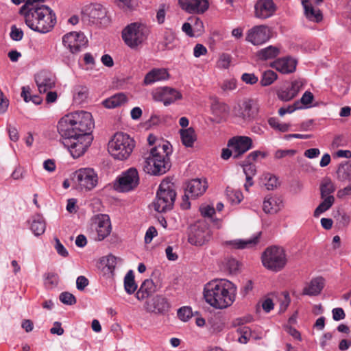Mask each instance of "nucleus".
<instances>
[{
  "label": "nucleus",
  "mask_w": 351,
  "mask_h": 351,
  "mask_svg": "<svg viewBox=\"0 0 351 351\" xmlns=\"http://www.w3.org/2000/svg\"><path fill=\"white\" fill-rule=\"evenodd\" d=\"M94 127L91 113L83 110L69 113L58 121V133L66 141V146L74 158L82 156L90 145Z\"/></svg>",
  "instance_id": "obj_1"
},
{
  "label": "nucleus",
  "mask_w": 351,
  "mask_h": 351,
  "mask_svg": "<svg viewBox=\"0 0 351 351\" xmlns=\"http://www.w3.org/2000/svg\"><path fill=\"white\" fill-rule=\"evenodd\" d=\"M237 288L227 280H212L205 285L204 298L211 306L223 309L232 304L235 300Z\"/></svg>",
  "instance_id": "obj_2"
},
{
  "label": "nucleus",
  "mask_w": 351,
  "mask_h": 351,
  "mask_svg": "<svg viewBox=\"0 0 351 351\" xmlns=\"http://www.w3.org/2000/svg\"><path fill=\"white\" fill-rule=\"evenodd\" d=\"M171 147L169 142L156 143L149 153L145 154L142 163L143 171L150 175L160 176L171 167L169 155Z\"/></svg>",
  "instance_id": "obj_3"
},
{
  "label": "nucleus",
  "mask_w": 351,
  "mask_h": 351,
  "mask_svg": "<svg viewBox=\"0 0 351 351\" xmlns=\"http://www.w3.org/2000/svg\"><path fill=\"white\" fill-rule=\"evenodd\" d=\"M19 13L23 16L25 23L29 29L41 34L51 31L56 23L55 13L45 5L25 10L20 9Z\"/></svg>",
  "instance_id": "obj_4"
},
{
  "label": "nucleus",
  "mask_w": 351,
  "mask_h": 351,
  "mask_svg": "<svg viewBox=\"0 0 351 351\" xmlns=\"http://www.w3.org/2000/svg\"><path fill=\"white\" fill-rule=\"evenodd\" d=\"M135 142L128 134L117 132L108 144V151L115 160H127L133 152Z\"/></svg>",
  "instance_id": "obj_5"
},
{
  "label": "nucleus",
  "mask_w": 351,
  "mask_h": 351,
  "mask_svg": "<svg viewBox=\"0 0 351 351\" xmlns=\"http://www.w3.org/2000/svg\"><path fill=\"white\" fill-rule=\"evenodd\" d=\"M149 27L140 22H134L125 26L121 32L125 44L131 49H136L147 39Z\"/></svg>",
  "instance_id": "obj_6"
},
{
  "label": "nucleus",
  "mask_w": 351,
  "mask_h": 351,
  "mask_svg": "<svg viewBox=\"0 0 351 351\" xmlns=\"http://www.w3.org/2000/svg\"><path fill=\"white\" fill-rule=\"evenodd\" d=\"M176 196L173 183L163 180L159 186L156 199L153 202L154 210L162 213L171 209Z\"/></svg>",
  "instance_id": "obj_7"
},
{
  "label": "nucleus",
  "mask_w": 351,
  "mask_h": 351,
  "mask_svg": "<svg viewBox=\"0 0 351 351\" xmlns=\"http://www.w3.org/2000/svg\"><path fill=\"white\" fill-rule=\"evenodd\" d=\"M287 262L285 250L278 246L267 247L262 255V263L267 269L278 272L281 271Z\"/></svg>",
  "instance_id": "obj_8"
},
{
  "label": "nucleus",
  "mask_w": 351,
  "mask_h": 351,
  "mask_svg": "<svg viewBox=\"0 0 351 351\" xmlns=\"http://www.w3.org/2000/svg\"><path fill=\"white\" fill-rule=\"evenodd\" d=\"M139 184V176L136 169L130 167L117 178L115 189L122 193L134 190Z\"/></svg>",
  "instance_id": "obj_9"
},
{
  "label": "nucleus",
  "mask_w": 351,
  "mask_h": 351,
  "mask_svg": "<svg viewBox=\"0 0 351 351\" xmlns=\"http://www.w3.org/2000/svg\"><path fill=\"white\" fill-rule=\"evenodd\" d=\"M73 179L81 189L90 191L94 189L98 181V177L91 168H82L74 173Z\"/></svg>",
  "instance_id": "obj_10"
},
{
  "label": "nucleus",
  "mask_w": 351,
  "mask_h": 351,
  "mask_svg": "<svg viewBox=\"0 0 351 351\" xmlns=\"http://www.w3.org/2000/svg\"><path fill=\"white\" fill-rule=\"evenodd\" d=\"M271 36L270 28L266 25H258L249 29L245 40L253 45H261L267 42Z\"/></svg>",
  "instance_id": "obj_11"
},
{
  "label": "nucleus",
  "mask_w": 351,
  "mask_h": 351,
  "mask_svg": "<svg viewBox=\"0 0 351 351\" xmlns=\"http://www.w3.org/2000/svg\"><path fill=\"white\" fill-rule=\"evenodd\" d=\"M87 43L86 37L84 33L80 32H71L62 37L63 45L72 53L80 52L82 48L86 46Z\"/></svg>",
  "instance_id": "obj_12"
},
{
  "label": "nucleus",
  "mask_w": 351,
  "mask_h": 351,
  "mask_svg": "<svg viewBox=\"0 0 351 351\" xmlns=\"http://www.w3.org/2000/svg\"><path fill=\"white\" fill-rule=\"evenodd\" d=\"M258 109L253 100L247 99L234 106V114L246 122L252 121L256 117Z\"/></svg>",
  "instance_id": "obj_13"
},
{
  "label": "nucleus",
  "mask_w": 351,
  "mask_h": 351,
  "mask_svg": "<svg viewBox=\"0 0 351 351\" xmlns=\"http://www.w3.org/2000/svg\"><path fill=\"white\" fill-rule=\"evenodd\" d=\"M154 101H161L165 106H169L176 100L182 99V94L175 88L164 86L156 88L152 93Z\"/></svg>",
  "instance_id": "obj_14"
},
{
  "label": "nucleus",
  "mask_w": 351,
  "mask_h": 351,
  "mask_svg": "<svg viewBox=\"0 0 351 351\" xmlns=\"http://www.w3.org/2000/svg\"><path fill=\"white\" fill-rule=\"evenodd\" d=\"M228 146L233 149L235 158H237L253 147V142L250 137L237 136L229 140Z\"/></svg>",
  "instance_id": "obj_15"
},
{
  "label": "nucleus",
  "mask_w": 351,
  "mask_h": 351,
  "mask_svg": "<svg viewBox=\"0 0 351 351\" xmlns=\"http://www.w3.org/2000/svg\"><path fill=\"white\" fill-rule=\"evenodd\" d=\"M182 10L189 14H201L209 8L208 0H178Z\"/></svg>",
  "instance_id": "obj_16"
},
{
  "label": "nucleus",
  "mask_w": 351,
  "mask_h": 351,
  "mask_svg": "<svg viewBox=\"0 0 351 351\" xmlns=\"http://www.w3.org/2000/svg\"><path fill=\"white\" fill-rule=\"evenodd\" d=\"M276 5L273 0H257L254 5V16L260 19H266L272 16Z\"/></svg>",
  "instance_id": "obj_17"
},
{
  "label": "nucleus",
  "mask_w": 351,
  "mask_h": 351,
  "mask_svg": "<svg viewBox=\"0 0 351 351\" xmlns=\"http://www.w3.org/2000/svg\"><path fill=\"white\" fill-rule=\"evenodd\" d=\"M304 82L302 79H297L291 82L289 86L281 88L278 91V97L284 101H288L295 97L303 88Z\"/></svg>",
  "instance_id": "obj_18"
},
{
  "label": "nucleus",
  "mask_w": 351,
  "mask_h": 351,
  "mask_svg": "<svg viewBox=\"0 0 351 351\" xmlns=\"http://www.w3.org/2000/svg\"><path fill=\"white\" fill-rule=\"evenodd\" d=\"M95 229L97 232L98 241H102L111 232V223L108 215H100L95 219Z\"/></svg>",
  "instance_id": "obj_19"
},
{
  "label": "nucleus",
  "mask_w": 351,
  "mask_h": 351,
  "mask_svg": "<svg viewBox=\"0 0 351 351\" xmlns=\"http://www.w3.org/2000/svg\"><path fill=\"white\" fill-rule=\"evenodd\" d=\"M207 187V183L204 180L193 179L189 181L186 184L185 197L187 199L196 198L203 195Z\"/></svg>",
  "instance_id": "obj_20"
},
{
  "label": "nucleus",
  "mask_w": 351,
  "mask_h": 351,
  "mask_svg": "<svg viewBox=\"0 0 351 351\" xmlns=\"http://www.w3.org/2000/svg\"><path fill=\"white\" fill-rule=\"evenodd\" d=\"M38 89L40 93H45L51 90L56 84V77L47 72H40L35 77Z\"/></svg>",
  "instance_id": "obj_21"
},
{
  "label": "nucleus",
  "mask_w": 351,
  "mask_h": 351,
  "mask_svg": "<svg viewBox=\"0 0 351 351\" xmlns=\"http://www.w3.org/2000/svg\"><path fill=\"white\" fill-rule=\"evenodd\" d=\"M297 61L291 57L278 58L271 64V66L282 74L293 73L296 69Z\"/></svg>",
  "instance_id": "obj_22"
},
{
  "label": "nucleus",
  "mask_w": 351,
  "mask_h": 351,
  "mask_svg": "<svg viewBox=\"0 0 351 351\" xmlns=\"http://www.w3.org/2000/svg\"><path fill=\"white\" fill-rule=\"evenodd\" d=\"M252 317H243L235 319L232 324L234 326H241L237 329V332L240 335L239 341L241 343H246L251 336V330L247 326H242L243 324L251 322Z\"/></svg>",
  "instance_id": "obj_23"
},
{
  "label": "nucleus",
  "mask_w": 351,
  "mask_h": 351,
  "mask_svg": "<svg viewBox=\"0 0 351 351\" xmlns=\"http://www.w3.org/2000/svg\"><path fill=\"white\" fill-rule=\"evenodd\" d=\"M169 78V74L167 69L163 68L153 69L145 75L143 84L145 85H150Z\"/></svg>",
  "instance_id": "obj_24"
},
{
  "label": "nucleus",
  "mask_w": 351,
  "mask_h": 351,
  "mask_svg": "<svg viewBox=\"0 0 351 351\" xmlns=\"http://www.w3.org/2000/svg\"><path fill=\"white\" fill-rule=\"evenodd\" d=\"M210 238V231L207 229L194 228V230L189 236V242L194 245L202 246L209 241Z\"/></svg>",
  "instance_id": "obj_25"
},
{
  "label": "nucleus",
  "mask_w": 351,
  "mask_h": 351,
  "mask_svg": "<svg viewBox=\"0 0 351 351\" xmlns=\"http://www.w3.org/2000/svg\"><path fill=\"white\" fill-rule=\"evenodd\" d=\"M283 206L282 200L277 196H267L263 201V210L265 213L276 214Z\"/></svg>",
  "instance_id": "obj_26"
},
{
  "label": "nucleus",
  "mask_w": 351,
  "mask_h": 351,
  "mask_svg": "<svg viewBox=\"0 0 351 351\" xmlns=\"http://www.w3.org/2000/svg\"><path fill=\"white\" fill-rule=\"evenodd\" d=\"M302 4L304 9L306 18L313 22L319 23L322 20V14L319 9L314 7L308 0H302Z\"/></svg>",
  "instance_id": "obj_27"
},
{
  "label": "nucleus",
  "mask_w": 351,
  "mask_h": 351,
  "mask_svg": "<svg viewBox=\"0 0 351 351\" xmlns=\"http://www.w3.org/2000/svg\"><path fill=\"white\" fill-rule=\"evenodd\" d=\"M324 279L322 277L313 278L308 285L303 290V293L308 295H317L324 287Z\"/></svg>",
  "instance_id": "obj_28"
},
{
  "label": "nucleus",
  "mask_w": 351,
  "mask_h": 351,
  "mask_svg": "<svg viewBox=\"0 0 351 351\" xmlns=\"http://www.w3.org/2000/svg\"><path fill=\"white\" fill-rule=\"evenodd\" d=\"M155 291V285L152 280L146 279L143 281L140 287V289L136 292V298L139 300H143Z\"/></svg>",
  "instance_id": "obj_29"
},
{
  "label": "nucleus",
  "mask_w": 351,
  "mask_h": 351,
  "mask_svg": "<svg viewBox=\"0 0 351 351\" xmlns=\"http://www.w3.org/2000/svg\"><path fill=\"white\" fill-rule=\"evenodd\" d=\"M128 102V97L124 93H118L105 99L103 101L106 108H114L121 106Z\"/></svg>",
  "instance_id": "obj_30"
},
{
  "label": "nucleus",
  "mask_w": 351,
  "mask_h": 351,
  "mask_svg": "<svg viewBox=\"0 0 351 351\" xmlns=\"http://www.w3.org/2000/svg\"><path fill=\"white\" fill-rule=\"evenodd\" d=\"M260 234L261 232H259L256 236H254V237L248 239H237L230 241L227 242V244L236 249L250 248L258 243Z\"/></svg>",
  "instance_id": "obj_31"
},
{
  "label": "nucleus",
  "mask_w": 351,
  "mask_h": 351,
  "mask_svg": "<svg viewBox=\"0 0 351 351\" xmlns=\"http://www.w3.org/2000/svg\"><path fill=\"white\" fill-rule=\"evenodd\" d=\"M180 134L182 143L186 147H192L197 139L195 130L192 128L181 129Z\"/></svg>",
  "instance_id": "obj_32"
},
{
  "label": "nucleus",
  "mask_w": 351,
  "mask_h": 351,
  "mask_svg": "<svg viewBox=\"0 0 351 351\" xmlns=\"http://www.w3.org/2000/svg\"><path fill=\"white\" fill-rule=\"evenodd\" d=\"M30 228L35 236H40L43 234L46 228L45 221L43 217L39 215L34 216Z\"/></svg>",
  "instance_id": "obj_33"
},
{
  "label": "nucleus",
  "mask_w": 351,
  "mask_h": 351,
  "mask_svg": "<svg viewBox=\"0 0 351 351\" xmlns=\"http://www.w3.org/2000/svg\"><path fill=\"white\" fill-rule=\"evenodd\" d=\"M322 201L314 210L313 215L318 217L320 215L328 210L335 203V197H321Z\"/></svg>",
  "instance_id": "obj_34"
},
{
  "label": "nucleus",
  "mask_w": 351,
  "mask_h": 351,
  "mask_svg": "<svg viewBox=\"0 0 351 351\" xmlns=\"http://www.w3.org/2000/svg\"><path fill=\"white\" fill-rule=\"evenodd\" d=\"M279 53L280 49L278 47L270 45L260 50L257 53V56L260 60H267L276 58Z\"/></svg>",
  "instance_id": "obj_35"
},
{
  "label": "nucleus",
  "mask_w": 351,
  "mask_h": 351,
  "mask_svg": "<svg viewBox=\"0 0 351 351\" xmlns=\"http://www.w3.org/2000/svg\"><path fill=\"white\" fill-rule=\"evenodd\" d=\"M335 191L334 183L329 178L324 179L320 184L321 197H334L332 193Z\"/></svg>",
  "instance_id": "obj_36"
},
{
  "label": "nucleus",
  "mask_w": 351,
  "mask_h": 351,
  "mask_svg": "<svg viewBox=\"0 0 351 351\" xmlns=\"http://www.w3.org/2000/svg\"><path fill=\"white\" fill-rule=\"evenodd\" d=\"M261 181L267 190H274L279 185L277 177L269 173H264L261 177Z\"/></svg>",
  "instance_id": "obj_37"
},
{
  "label": "nucleus",
  "mask_w": 351,
  "mask_h": 351,
  "mask_svg": "<svg viewBox=\"0 0 351 351\" xmlns=\"http://www.w3.org/2000/svg\"><path fill=\"white\" fill-rule=\"evenodd\" d=\"M226 197L231 204H238L243 199V195L241 191L227 187L226 190Z\"/></svg>",
  "instance_id": "obj_38"
},
{
  "label": "nucleus",
  "mask_w": 351,
  "mask_h": 351,
  "mask_svg": "<svg viewBox=\"0 0 351 351\" xmlns=\"http://www.w3.org/2000/svg\"><path fill=\"white\" fill-rule=\"evenodd\" d=\"M124 287L125 291L129 293H133L137 289V285L134 281V276L132 271H129L124 278Z\"/></svg>",
  "instance_id": "obj_39"
},
{
  "label": "nucleus",
  "mask_w": 351,
  "mask_h": 351,
  "mask_svg": "<svg viewBox=\"0 0 351 351\" xmlns=\"http://www.w3.org/2000/svg\"><path fill=\"white\" fill-rule=\"evenodd\" d=\"M254 161H248V158H246L241 163L243 172L245 176L253 177L256 173V168Z\"/></svg>",
  "instance_id": "obj_40"
},
{
  "label": "nucleus",
  "mask_w": 351,
  "mask_h": 351,
  "mask_svg": "<svg viewBox=\"0 0 351 351\" xmlns=\"http://www.w3.org/2000/svg\"><path fill=\"white\" fill-rule=\"evenodd\" d=\"M277 77L278 75L274 71L271 70L266 71L263 73L260 83L263 86H269L276 80Z\"/></svg>",
  "instance_id": "obj_41"
},
{
  "label": "nucleus",
  "mask_w": 351,
  "mask_h": 351,
  "mask_svg": "<svg viewBox=\"0 0 351 351\" xmlns=\"http://www.w3.org/2000/svg\"><path fill=\"white\" fill-rule=\"evenodd\" d=\"M231 62V55L226 53H223L219 55V57L217 61V67L220 69H227L230 67Z\"/></svg>",
  "instance_id": "obj_42"
},
{
  "label": "nucleus",
  "mask_w": 351,
  "mask_h": 351,
  "mask_svg": "<svg viewBox=\"0 0 351 351\" xmlns=\"http://www.w3.org/2000/svg\"><path fill=\"white\" fill-rule=\"evenodd\" d=\"M175 40V35L171 32H165L163 36V40L160 43L162 50L172 49V44Z\"/></svg>",
  "instance_id": "obj_43"
},
{
  "label": "nucleus",
  "mask_w": 351,
  "mask_h": 351,
  "mask_svg": "<svg viewBox=\"0 0 351 351\" xmlns=\"http://www.w3.org/2000/svg\"><path fill=\"white\" fill-rule=\"evenodd\" d=\"M211 109L213 112L216 116H222L224 114H226L228 110V108L226 104L224 103H220L219 101H215L211 106Z\"/></svg>",
  "instance_id": "obj_44"
},
{
  "label": "nucleus",
  "mask_w": 351,
  "mask_h": 351,
  "mask_svg": "<svg viewBox=\"0 0 351 351\" xmlns=\"http://www.w3.org/2000/svg\"><path fill=\"white\" fill-rule=\"evenodd\" d=\"M268 123L271 128L282 132L288 131L290 126L287 123H280L276 118H270Z\"/></svg>",
  "instance_id": "obj_45"
},
{
  "label": "nucleus",
  "mask_w": 351,
  "mask_h": 351,
  "mask_svg": "<svg viewBox=\"0 0 351 351\" xmlns=\"http://www.w3.org/2000/svg\"><path fill=\"white\" fill-rule=\"evenodd\" d=\"M87 96V88L84 86H77L74 89L73 98L74 99L80 103L85 99Z\"/></svg>",
  "instance_id": "obj_46"
},
{
  "label": "nucleus",
  "mask_w": 351,
  "mask_h": 351,
  "mask_svg": "<svg viewBox=\"0 0 351 351\" xmlns=\"http://www.w3.org/2000/svg\"><path fill=\"white\" fill-rule=\"evenodd\" d=\"M192 316V309L189 306H183L178 311V317L183 322H187Z\"/></svg>",
  "instance_id": "obj_47"
},
{
  "label": "nucleus",
  "mask_w": 351,
  "mask_h": 351,
  "mask_svg": "<svg viewBox=\"0 0 351 351\" xmlns=\"http://www.w3.org/2000/svg\"><path fill=\"white\" fill-rule=\"evenodd\" d=\"M60 300L64 304L73 305L76 303L75 297L69 292H63L60 295Z\"/></svg>",
  "instance_id": "obj_48"
},
{
  "label": "nucleus",
  "mask_w": 351,
  "mask_h": 351,
  "mask_svg": "<svg viewBox=\"0 0 351 351\" xmlns=\"http://www.w3.org/2000/svg\"><path fill=\"white\" fill-rule=\"evenodd\" d=\"M58 276L56 274L49 273L45 276V285L49 288L56 287L58 283Z\"/></svg>",
  "instance_id": "obj_49"
},
{
  "label": "nucleus",
  "mask_w": 351,
  "mask_h": 351,
  "mask_svg": "<svg viewBox=\"0 0 351 351\" xmlns=\"http://www.w3.org/2000/svg\"><path fill=\"white\" fill-rule=\"evenodd\" d=\"M201 215L205 217H212L215 214V209L213 206L202 205L199 207Z\"/></svg>",
  "instance_id": "obj_50"
},
{
  "label": "nucleus",
  "mask_w": 351,
  "mask_h": 351,
  "mask_svg": "<svg viewBox=\"0 0 351 351\" xmlns=\"http://www.w3.org/2000/svg\"><path fill=\"white\" fill-rule=\"evenodd\" d=\"M280 300V308L281 311H285L290 304V298L287 292L282 293L279 298Z\"/></svg>",
  "instance_id": "obj_51"
},
{
  "label": "nucleus",
  "mask_w": 351,
  "mask_h": 351,
  "mask_svg": "<svg viewBox=\"0 0 351 351\" xmlns=\"http://www.w3.org/2000/svg\"><path fill=\"white\" fill-rule=\"evenodd\" d=\"M118 5L128 10H133L137 5L138 0H117Z\"/></svg>",
  "instance_id": "obj_52"
},
{
  "label": "nucleus",
  "mask_w": 351,
  "mask_h": 351,
  "mask_svg": "<svg viewBox=\"0 0 351 351\" xmlns=\"http://www.w3.org/2000/svg\"><path fill=\"white\" fill-rule=\"evenodd\" d=\"M10 35L12 40L19 41L23 38V32L21 29L17 28L15 25H12Z\"/></svg>",
  "instance_id": "obj_53"
},
{
  "label": "nucleus",
  "mask_w": 351,
  "mask_h": 351,
  "mask_svg": "<svg viewBox=\"0 0 351 351\" xmlns=\"http://www.w3.org/2000/svg\"><path fill=\"white\" fill-rule=\"evenodd\" d=\"M55 245L54 247L57 251L58 254L63 257H67L69 252L64 245L61 243L60 241L58 238H55Z\"/></svg>",
  "instance_id": "obj_54"
},
{
  "label": "nucleus",
  "mask_w": 351,
  "mask_h": 351,
  "mask_svg": "<svg viewBox=\"0 0 351 351\" xmlns=\"http://www.w3.org/2000/svg\"><path fill=\"white\" fill-rule=\"evenodd\" d=\"M208 50L205 46L202 44L195 45L193 49V55L195 58H199L202 56H204L207 53Z\"/></svg>",
  "instance_id": "obj_55"
},
{
  "label": "nucleus",
  "mask_w": 351,
  "mask_h": 351,
  "mask_svg": "<svg viewBox=\"0 0 351 351\" xmlns=\"http://www.w3.org/2000/svg\"><path fill=\"white\" fill-rule=\"evenodd\" d=\"M9 106V100L4 96L3 92L0 89V114L6 112Z\"/></svg>",
  "instance_id": "obj_56"
},
{
  "label": "nucleus",
  "mask_w": 351,
  "mask_h": 351,
  "mask_svg": "<svg viewBox=\"0 0 351 351\" xmlns=\"http://www.w3.org/2000/svg\"><path fill=\"white\" fill-rule=\"evenodd\" d=\"M295 154V150L294 149H278L275 152V158L280 159L287 156H293Z\"/></svg>",
  "instance_id": "obj_57"
},
{
  "label": "nucleus",
  "mask_w": 351,
  "mask_h": 351,
  "mask_svg": "<svg viewBox=\"0 0 351 351\" xmlns=\"http://www.w3.org/2000/svg\"><path fill=\"white\" fill-rule=\"evenodd\" d=\"M157 235V230L154 226H150L145 235V243H149L152 241L153 238Z\"/></svg>",
  "instance_id": "obj_58"
},
{
  "label": "nucleus",
  "mask_w": 351,
  "mask_h": 351,
  "mask_svg": "<svg viewBox=\"0 0 351 351\" xmlns=\"http://www.w3.org/2000/svg\"><path fill=\"white\" fill-rule=\"evenodd\" d=\"M88 285V280L84 276L77 277L76 287L80 291H83Z\"/></svg>",
  "instance_id": "obj_59"
},
{
  "label": "nucleus",
  "mask_w": 351,
  "mask_h": 351,
  "mask_svg": "<svg viewBox=\"0 0 351 351\" xmlns=\"http://www.w3.org/2000/svg\"><path fill=\"white\" fill-rule=\"evenodd\" d=\"M241 79L249 84H254L258 82V77L253 73H244L242 75Z\"/></svg>",
  "instance_id": "obj_60"
},
{
  "label": "nucleus",
  "mask_w": 351,
  "mask_h": 351,
  "mask_svg": "<svg viewBox=\"0 0 351 351\" xmlns=\"http://www.w3.org/2000/svg\"><path fill=\"white\" fill-rule=\"evenodd\" d=\"M332 318L335 321H339L343 319L346 317V314L342 308H335L332 311Z\"/></svg>",
  "instance_id": "obj_61"
},
{
  "label": "nucleus",
  "mask_w": 351,
  "mask_h": 351,
  "mask_svg": "<svg viewBox=\"0 0 351 351\" xmlns=\"http://www.w3.org/2000/svg\"><path fill=\"white\" fill-rule=\"evenodd\" d=\"M313 100V95L310 91H306L300 99V103L304 106L309 105Z\"/></svg>",
  "instance_id": "obj_62"
},
{
  "label": "nucleus",
  "mask_w": 351,
  "mask_h": 351,
  "mask_svg": "<svg viewBox=\"0 0 351 351\" xmlns=\"http://www.w3.org/2000/svg\"><path fill=\"white\" fill-rule=\"evenodd\" d=\"M267 153L261 151H254L251 152L247 157L248 158V161H256L258 157L265 158L267 156Z\"/></svg>",
  "instance_id": "obj_63"
},
{
  "label": "nucleus",
  "mask_w": 351,
  "mask_h": 351,
  "mask_svg": "<svg viewBox=\"0 0 351 351\" xmlns=\"http://www.w3.org/2000/svg\"><path fill=\"white\" fill-rule=\"evenodd\" d=\"M165 5L162 4L160 5V8L156 14V19L158 23L162 24L164 23L165 19Z\"/></svg>",
  "instance_id": "obj_64"
}]
</instances>
